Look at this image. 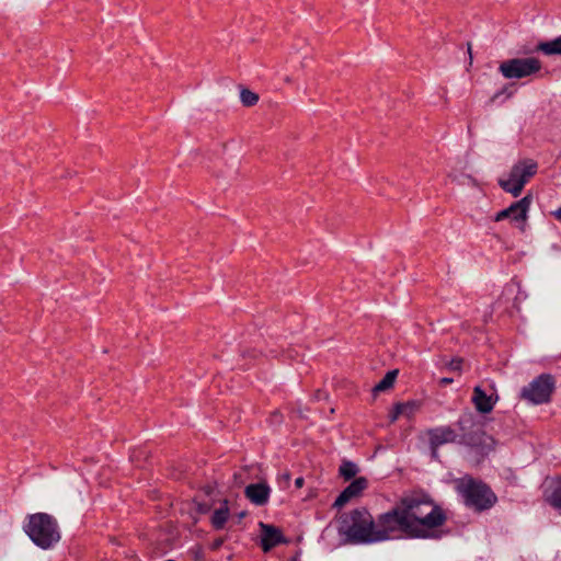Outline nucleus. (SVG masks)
<instances>
[{
    "label": "nucleus",
    "mask_w": 561,
    "mask_h": 561,
    "mask_svg": "<svg viewBox=\"0 0 561 561\" xmlns=\"http://www.w3.org/2000/svg\"><path fill=\"white\" fill-rule=\"evenodd\" d=\"M408 525V535L416 538H427L440 527L446 516L444 511L423 493H409L399 500Z\"/></svg>",
    "instance_id": "obj_1"
},
{
    "label": "nucleus",
    "mask_w": 561,
    "mask_h": 561,
    "mask_svg": "<svg viewBox=\"0 0 561 561\" xmlns=\"http://www.w3.org/2000/svg\"><path fill=\"white\" fill-rule=\"evenodd\" d=\"M337 533L344 542L354 545L376 543V523L365 508L353 510L335 519Z\"/></svg>",
    "instance_id": "obj_2"
},
{
    "label": "nucleus",
    "mask_w": 561,
    "mask_h": 561,
    "mask_svg": "<svg viewBox=\"0 0 561 561\" xmlns=\"http://www.w3.org/2000/svg\"><path fill=\"white\" fill-rule=\"evenodd\" d=\"M455 489L461 495L465 504L478 512L491 508L496 496L491 489L470 477H463L455 481Z\"/></svg>",
    "instance_id": "obj_3"
},
{
    "label": "nucleus",
    "mask_w": 561,
    "mask_h": 561,
    "mask_svg": "<svg viewBox=\"0 0 561 561\" xmlns=\"http://www.w3.org/2000/svg\"><path fill=\"white\" fill-rule=\"evenodd\" d=\"M25 531L32 541L43 549L50 548L60 539L55 519L45 513L31 515Z\"/></svg>",
    "instance_id": "obj_4"
},
{
    "label": "nucleus",
    "mask_w": 561,
    "mask_h": 561,
    "mask_svg": "<svg viewBox=\"0 0 561 561\" xmlns=\"http://www.w3.org/2000/svg\"><path fill=\"white\" fill-rule=\"evenodd\" d=\"M375 523L377 542L394 538L400 533L408 535V525L399 502L390 511L380 514Z\"/></svg>",
    "instance_id": "obj_5"
},
{
    "label": "nucleus",
    "mask_w": 561,
    "mask_h": 561,
    "mask_svg": "<svg viewBox=\"0 0 561 561\" xmlns=\"http://www.w3.org/2000/svg\"><path fill=\"white\" fill-rule=\"evenodd\" d=\"M537 163L533 160H524L514 164L507 179H500L499 185L507 193L517 197L525 184L536 174Z\"/></svg>",
    "instance_id": "obj_6"
},
{
    "label": "nucleus",
    "mask_w": 561,
    "mask_h": 561,
    "mask_svg": "<svg viewBox=\"0 0 561 561\" xmlns=\"http://www.w3.org/2000/svg\"><path fill=\"white\" fill-rule=\"evenodd\" d=\"M542 62L537 57L510 58L499 66L500 73L507 80L523 79L540 72Z\"/></svg>",
    "instance_id": "obj_7"
},
{
    "label": "nucleus",
    "mask_w": 561,
    "mask_h": 561,
    "mask_svg": "<svg viewBox=\"0 0 561 561\" xmlns=\"http://www.w3.org/2000/svg\"><path fill=\"white\" fill-rule=\"evenodd\" d=\"M531 204V196L526 195L518 202L513 203L510 207L499 211L494 216V221L499 222L504 219L510 221L519 229L520 232H525L527 228L528 213Z\"/></svg>",
    "instance_id": "obj_8"
},
{
    "label": "nucleus",
    "mask_w": 561,
    "mask_h": 561,
    "mask_svg": "<svg viewBox=\"0 0 561 561\" xmlns=\"http://www.w3.org/2000/svg\"><path fill=\"white\" fill-rule=\"evenodd\" d=\"M553 390V381L549 375H541L522 389V398L533 404L548 402Z\"/></svg>",
    "instance_id": "obj_9"
},
{
    "label": "nucleus",
    "mask_w": 561,
    "mask_h": 561,
    "mask_svg": "<svg viewBox=\"0 0 561 561\" xmlns=\"http://www.w3.org/2000/svg\"><path fill=\"white\" fill-rule=\"evenodd\" d=\"M368 480L364 477L355 479L348 486L334 501L335 507H342L352 499L360 496V494L367 489Z\"/></svg>",
    "instance_id": "obj_10"
},
{
    "label": "nucleus",
    "mask_w": 561,
    "mask_h": 561,
    "mask_svg": "<svg viewBox=\"0 0 561 561\" xmlns=\"http://www.w3.org/2000/svg\"><path fill=\"white\" fill-rule=\"evenodd\" d=\"M260 527L262 529L261 546L263 551H270L278 543L286 541L278 528L264 523H261Z\"/></svg>",
    "instance_id": "obj_11"
},
{
    "label": "nucleus",
    "mask_w": 561,
    "mask_h": 561,
    "mask_svg": "<svg viewBox=\"0 0 561 561\" xmlns=\"http://www.w3.org/2000/svg\"><path fill=\"white\" fill-rule=\"evenodd\" d=\"M431 447L435 451L437 447L444 444L455 442L457 435L455 431L448 426L436 427L427 432Z\"/></svg>",
    "instance_id": "obj_12"
},
{
    "label": "nucleus",
    "mask_w": 561,
    "mask_h": 561,
    "mask_svg": "<svg viewBox=\"0 0 561 561\" xmlns=\"http://www.w3.org/2000/svg\"><path fill=\"white\" fill-rule=\"evenodd\" d=\"M245 496L255 505L267 503L271 489L265 482L250 484L245 488Z\"/></svg>",
    "instance_id": "obj_13"
},
{
    "label": "nucleus",
    "mask_w": 561,
    "mask_h": 561,
    "mask_svg": "<svg viewBox=\"0 0 561 561\" xmlns=\"http://www.w3.org/2000/svg\"><path fill=\"white\" fill-rule=\"evenodd\" d=\"M472 402L480 413H489L493 410L496 399L486 394L481 387L477 386L473 389Z\"/></svg>",
    "instance_id": "obj_14"
},
{
    "label": "nucleus",
    "mask_w": 561,
    "mask_h": 561,
    "mask_svg": "<svg viewBox=\"0 0 561 561\" xmlns=\"http://www.w3.org/2000/svg\"><path fill=\"white\" fill-rule=\"evenodd\" d=\"M546 501L561 514V481L551 483L545 492Z\"/></svg>",
    "instance_id": "obj_15"
},
{
    "label": "nucleus",
    "mask_w": 561,
    "mask_h": 561,
    "mask_svg": "<svg viewBox=\"0 0 561 561\" xmlns=\"http://www.w3.org/2000/svg\"><path fill=\"white\" fill-rule=\"evenodd\" d=\"M228 501L225 500L219 508H217L211 516V524L216 529L224 528L229 517Z\"/></svg>",
    "instance_id": "obj_16"
},
{
    "label": "nucleus",
    "mask_w": 561,
    "mask_h": 561,
    "mask_svg": "<svg viewBox=\"0 0 561 561\" xmlns=\"http://www.w3.org/2000/svg\"><path fill=\"white\" fill-rule=\"evenodd\" d=\"M536 50L541 51L547 56L561 55V35L552 41L540 42Z\"/></svg>",
    "instance_id": "obj_17"
},
{
    "label": "nucleus",
    "mask_w": 561,
    "mask_h": 561,
    "mask_svg": "<svg viewBox=\"0 0 561 561\" xmlns=\"http://www.w3.org/2000/svg\"><path fill=\"white\" fill-rule=\"evenodd\" d=\"M397 377V370H391L374 387L375 392L385 391L391 388Z\"/></svg>",
    "instance_id": "obj_18"
},
{
    "label": "nucleus",
    "mask_w": 561,
    "mask_h": 561,
    "mask_svg": "<svg viewBox=\"0 0 561 561\" xmlns=\"http://www.w3.org/2000/svg\"><path fill=\"white\" fill-rule=\"evenodd\" d=\"M240 100L244 106H253L257 103L259 95L249 89H242L240 92Z\"/></svg>",
    "instance_id": "obj_19"
},
{
    "label": "nucleus",
    "mask_w": 561,
    "mask_h": 561,
    "mask_svg": "<svg viewBox=\"0 0 561 561\" xmlns=\"http://www.w3.org/2000/svg\"><path fill=\"white\" fill-rule=\"evenodd\" d=\"M357 472H358L357 466L351 461H345L340 467V473L345 480L352 479L353 477L356 476Z\"/></svg>",
    "instance_id": "obj_20"
},
{
    "label": "nucleus",
    "mask_w": 561,
    "mask_h": 561,
    "mask_svg": "<svg viewBox=\"0 0 561 561\" xmlns=\"http://www.w3.org/2000/svg\"><path fill=\"white\" fill-rule=\"evenodd\" d=\"M399 404H400V409L402 411V416L407 417L409 420L414 416V414L417 412L419 407H420L419 403L415 401H409V402L399 403Z\"/></svg>",
    "instance_id": "obj_21"
},
{
    "label": "nucleus",
    "mask_w": 561,
    "mask_h": 561,
    "mask_svg": "<svg viewBox=\"0 0 561 561\" xmlns=\"http://www.w3.org/2000/svg\"><path fill=\"white\" fill-rule=\"evenodd\" d=\"M400 416H402V411L400 409V404L397 403L389 414L390 422H396Z\"/></svg>",
    "instance_id": "obj_22"
},
{
    "label": "nucleus",
    "mask_w": 561,
    "mask_h": 561,
    "mask_svg": "<svg viewBox=\"0 0 561 561\" xmlns=\"http://www.w3.org/2000/svg\"><path fill=\"white\" fill-rule=\"evenodd\" d=\"M461 363H462V360L460 358H455V359L450 360V363L448 364V367L451 370H460L461 369Z\"/></svg>",
    "instance_id": "obj_23"
},
{
    "label": "nucleus",
    "mask_w": 561,
    "mask_h": 561,
    "mask_svg": "<svg viewBox=\"0 0 561 561\" xmlns=\"http://www.w3.org/2000/svg\"><path fill=\"white\" fill-rule=\"evenodd\" d=\"M289 480H290V476L287 472L279 476V483L283 484L284 488H286L288 485Z\"/></svg>",
    "instance_id": "obj_24"
},
{
    "label": "nucleus",
    "mask_w": 561,
    "mask_h": 561,
    "mask_svg": "<svg viewBox=\"0 0 561 561\" xmlns=\"http://www.w3.org/2000/svg\"><path fill=\"white\" fill-rule=\"evenodd\" d=\"M304 482H305V481H304V478H301V477L297 478V479L295 480V485H296V488H298V489H299V488H301V486L304 485Z\"/></svg>",
    "instance_id": "obj_25"
},
{
    "label": "nucleus",
    "mask_w": 561,
    "mask_h": 561,
    "mask_svg": "<svg viewBox=\"0 0 561 561\" xmlns=\"http://www.w3.org/2000/svg\"><path fill=\"white\" fill-rule=\"evenodd\" d=\"M451 382H453V379H451V378H447V377H445V378H442V379H440V383H442V385H447V383H451Z\"/></svg>",
    "instance_id": "obj_26"
},
{
    "label": "nucleus",
    "mask_w": 561,
    "mask_h": 561,
    "mask_svg": "<svg viewBox=\"0 0 561 561\" xmlns=\"http://www.w3.org/2000/svg\"><path fill=\"white\" fill-rule=\"evenodd\" d=\"M554 216L561 221V207L554 211Z\"/></svg>",
    "instance_id": "obj_27"
},
{
    "label": "nucleus",
    "mask_w": 561,
    "mask_h": 561,
    "mask_svg": "<svg viewBox=\"0 0 561 561\" xmlns=\"http://www.w3.org/2000/svg\"><path fill=\"white\" fill-rule=\"evenodd\" d=\"M199 512H202V513L207 512V507H204V508H202V507H201V508H199Z\"/></svg>",
    "instance_id": "obj_28"
},
{
    "label": "nucleus",
    "mask_w": 561,
    "mask_h": 561,
    "mask_svg": "<svg viewBox=\"0 0 561 561\" xmlns=\"http://www.w3.org/2000/svg\"><path fill=\"white\" fill-rule=\"evenodd\" d=\"M468 51L471 55V47H470V45L468 46Z\"/></svg>",
    "instance_id": "obj_29"
}]
</instances>
